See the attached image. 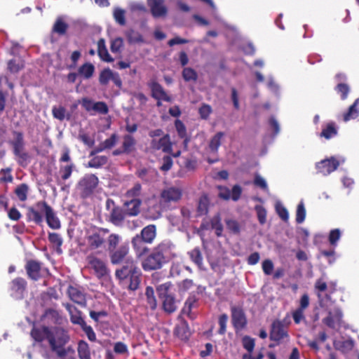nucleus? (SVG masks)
<instances>
[{"mask_svg": "<svg viewBox=\"0 0 359 359\" xmlns=\"http://www.w3.org/2000/svg\"><path fill=\"white\" fill-rule=\"evenodd\" d=\"M255 210L257 212V219L260 224H264L266 222V210L262 206L257 205L255 207Z\"/></svg>", "mask_w": 359, "mask_h": 359, "instance_id": "603ef678", "label": "nucleus"}, {"mask_svg": "<svg viewBox=\"0 0 359 359\" xmlns=\"http://www.w3.org/2000/svg\"><path fill=\"white\" fill-rule=\"evenodd\" d=\"M306 217V209L304 203L300 202L297 208L296 211V222L297 224H302Z\"/></svg>", "mask_w": 359, "mask_h": 359, "instance_id": "3c124183", "label": "nucleus"}, {"mask_svg": "<svg viewBox=\"0 0 359 359\" xmlns=\"http://www.w3.org/2000/svg\"><path fill=\"white\" fill-rule=\"evenodd\" d=\"M191 260L199 268L203 264V256L198 248H195L189 252Z\"/></svg>", "mask_w": 359, "mask_h": 359, "instance_id": "79ce46f5", "label": "nucleus"}, {"mask_svg": "<svg viewBox=\"0 0 359 359\" xmlns=\"http://www.w3.org/2000/svg\"><path fill=\"white\" fill-rule=\"evenodd\" d=\"M182 194V190L179 187H168L161 192V203L165 207L172 203H177L181 200Z\"/></svg>", "mask_w": 359, "mask_h": 359, "instance_id": "ddd939ff", "label": "nucleus"}, {"mask_svg": "<svg viewBox=\"0 0 359 359\" xmlns=\"http://www.w3.org/2000/svg\"><path fill=\"white\" fill-rule=\"evenodd\" d=\"M136 140L131 135H125L123 137L121 147L125 154H130L135 150Z\"/></svg>", "mask_w": 359, "mask_h": 359, "instance_id": "c756f323", "label": "nucleus"}, {"mask_svg": "<svg viewBox=\"0 0 359 359\" xmlns=\"http://www.w3.org/2000/svg\"><path fill=\"white\" fill-rule=\"evenodd\" d=\"M141 204L142 201L140 198H132L128 201H126L124 205L126 207L125 210L126 215H137L140 212Z\"/></svg>", "mask_w": 359, "mask_h": 359, "instance_id": "cd10ccee", "label": "nucleus"}, {"mask_svg": "<svg viewBox=\"0 0 359 359\" xmlns=\"http://www.w3.org/2000/svg\"><path fill=\"white\" fill-rule=\"evenodd\" d=\"M149 147L151 150H162L164 153L170 154L172 151V145L168 134L163 135L159 140L152 139Z\"/></svg>", "mask_w": 359, "mask_h": 359, "instance_id": "dca6fc26", "label": "nucleus"}, {"mask_svg": "<svg viewBox=\"0 0 359 359\" xmlns=\"http://www.w3.org/2000/svg\"><path fill=\"white\" fill-rule=\"evenodd\" d=\"M123 39L120 37L116 38L111 41L110 50L113 53H119L123 46Z\"/></svg>", "mask_w": 359, "mask_h": 359, "instance_id": "69168bd1", "label": "nucleus"}, {"mask_svg": "<svg viewBox=\"0 0 359 359\" xmlns=\"http://www.w3.org/2000/svg\"><path fill=\"white\" fill-rule=\"evenodd\" d=\"M28 186L26 184H21L18 186L15 193L21 201H25L27 198Z\"/></svg>", "mask_w": 359, "mask_h": 359, "instance_id": "8fccbe9b", "label": "nucleus"}, {"mask_svg": "<svg viewBox=\"0 0 359 359\" xmlns=\"http://www.w3.org/2000/svg\"><path fill=\"white\" fill-rule=\"evenodd\" d=\"M78 138L85 145L92 147L95 144V140L85 133H79Z\"/></svg>", "mask_w": 359, "mask_h": 359, "instance_id": "0e129e2a", "label": "nucleus"}, {"mask_svg": "<svg viewBox=\"0 0 359 359\" xmlns=\"http://www.w3.org/2000/svg\"><path fill=\"white\" fill-rule=\"evenodd\" d=\"M42 264L34 259H29L26 262L25 269L28 278L34 281H37L41 278Z\"/></svg>", "mask_w": 359, "mask_h": 359, "instance_id": "a211bd4d", "label": "nucleus"}, {"mask_svg": "<svg viewBox=\"0 0 359 359\" xmlns=\"http://www.w3.org/2000/svg\"><path fill=\"white\" fill-rule=\"evenodd\" d=\"M108 161L106 156H93L88 162L87 167L93 168H99L105 165Z\"/></svg>", "mask_w": 359, "mask_h": 359, "instance_id": "58836bf2", "label": "nucleus"}, {"mask_svg": "<svg viewBox=\"0 0 359 359\" xmlns=\"http://www.w3.org/2000/svg\"><path fill=\"white\" fill-rule=\"evenodd\" d=\"M145 295L147 297V304L151 309L156 308V299L154 296V291L152 287L147 286L146 287Z\"/></svg>", "mask_w": 359, "mask_h": 359, "instance_id": "a18cd8bd", "label": "nucleus"}, {"mask_svg": "<svg viewBox=\"0 0 359 359\" xmlns=\"http://www.w3.org/2000/svg\"><path fill=\"white\" fill-rule=\"evenodd\" d=\"M163 207L165 206L161 203V201L159 203H155L149 206L147 210L149 218L153 220L160 218L163 211Z\"/></svg>", "mask_w": 359, "mask_h": 359, "instance_id": "473e14b6", "label": "nucleus"}, {"mask_svg": "<svg viewBox=\"0 0 359 359\" xmlns=\"http://www.w3.org/2000/svg\"><path fill=\"white\" fill-rule=\"evenodd\" d=\"M73 168L74 165L72 163L60 168V172L61 174V178L63 180H66L70 177L73 171Z\"/></svg>", "mask_w": 359, "mask_h": 359, "instance_id": "bf43d9fd", "label": "nucleus"}, {"mask_svg": "<svg viewBox=\"0 0 359 359\" xmlns=\"http://www.w3.org/2000/svg\"><path fill=\"white\" fill-rule=\"evenodd\" d=\"M151 90V95L155 100H163V101L170 102L172 98L167 94L163 86L156 81H152L148 83Z\"/></svg>", "mask_w": 359, "mask_h": 359, "instance_id": "aec40b11", "label": "nucleus"}, {"mask_svg": "<svg viewBox=\"0 0 359 359\" xmlns=\"http://www.w3.org/2000/svg\"><path fill=\"white\" fill-rule=\"evenodd\" d=\"M142 190V186L140 183H136L130 189L128 190L126 196L127 198H138Z\"/></svg>", "mask_w": 359, "mask_h": 359, "instance_id": "864d4df0", "label": "nucleus"}, {"mask_svg": "<svg viewBox=\"0 0 359 359\" xmlns=\"http://www.w3.org/2000/svg\"><path fill=\"white\" fill-rule=\"evenodd\" d=\"M243 346L249 353H252L255 348V339L248 336H245L242 339Z\"/></svg>", "mask_w": 359, "mask_h": 359, "instance_id": "052dcab7", "label": "nucleus"}, {"mask_svg": "<svg viewBox=\"0 0 359 359\" xmlns=\"http://www.w3.org/2000/svg\"><path fill=\"white\" fill-rule=\"evenodd\" d=\"M70 336L68 331L61 327L51 328L48 337V344L50 350L60 358L67 355L70 348L66 349L65 346L69 342Z\"/></svg>", "mask_w": 359, "mask_h": 359, "instance_id": "20e7f679", "label": "nucleus"}, {"mask_svg": "<svg viewBox=\"0 0 359 359\" xmlns=\"http://www.w3.org/2000/svg\"><path fill=\"white\" fill-rule=\"evenodd\" d=\"M93 111L101 114H107L109 112V108L104 102L99 101L95 102Z\"/></svg>", "mask_w": 359, "mask_h": 359, "instance_id": "680f3d73", "label": "nucleus"}, {"mask_svg": "<svg viewBox=\"0 0 359 359\" xmlns=\"http://www.w3.org/2000/svg\"><path fill=\"white\" fill-rule=\"evenodd\" d=\"M170 286V283H165L157 287L159 297L163 299V309L168 313L175 312L177 308L175 298L172 295L167 294Z\"/></svg>", "mask_w": 359, "mask_h": 359, "instance_id": "0eeeda50", "label": "nucleus"}, {"mask_svg": "<svg viewBox=\"0 0 359 359\" xmlns=\"http://www.w3.org/2000/svg\"><path fill=\"white\" fill-rule=\"evenodd\" d=\"M338 133V128L334 121H330L322 126V130L319 134L320 137L330 140L335 137Z\"/></svg>", "mask_w": 359, "mask_h": 359, "instance_id": "a878e982", "label": "nucleus"}, {"mask_svg": "<svg viewBox=\"0 0 359 359\" xmlns=\"http://www.w3.org/2000/svg\"><path fill=\"white\" fill-rule=\"evenodd\" d=\"M52 114L55 118L60 121H62L65 119L69 121L71 118L70 113L67 112L66 109L63 106L53 107Z\"/></svg>", "mask_w": 359, "mask_h": 359, "instance_id": "f704fd0d", "label": "nucleus"}, {"mask_svg": "<svg viewBox=\"0 0 359 359\" xmlns=\"http://www.w3.org/2000/svg\"><path fill=\"white\" fill-rule=\"evenodd\" d=\"M211 228L215 230L217 237H220L223 232V225L221 222V217L219 213L214 215L210 219Z\"/></svg>", "mask_w": 359, "mask_h": 359, "instance_id": "4c0bfd02", "label": "nucleus"}, {"mask_svg": "<svg viewBox=\"0 0 359 359\" xmlns=\"http://www.w3.org/2000/svg\"><path fill=\"white\" fill-rule=\"evenodd\" d=\"M339 161L334 157L322 160L316 165L318 172L323 175H327L334 172L339 166Z\"/></svg>", "mask_w": 359, "mask_h": 359, "instance_id": "f3484780", "label": "nucleus"}, {"mask_svg": "<svg viewBox=\"0 0 359 359\" xmlns=\"http://www.w3.org/2000/svg\"><path fill=\"white\" fill-rule=\"evenodd\" d=\"M77 352L79 359H91L90 346L86 341H79Z\"/></svg>", "mask_w": 359, "mask_h": 359, "instance_id": "2f4dec72", "label": "nucleus"}, {"mask_svg": "<svg viewBox=\"0 0 359 359\" xmlns=\"http://www.w3.org/2000/svg\"><path fill=\"white\" fill-rule=\"evenodd\" d=\"M173 161L170 156H165L162 159V165L160 170L163 172L170 170L172 166Z\"/></svg>", "mask_w": 359, "mask_h": 359, "instance_id": "774afa93", "label": "nucleus"}, {"mask_svg": "<svg viewBox=\"0 0 359 359\" xmlns=\"http://www.w3.org/2000/svg\"><path fill=\"white\" fill-rule=\"evenodd\" d=\"M48 241L50 243L55 245L58 252H61V246L62 245V239L60 235L57 233L50 232L48 233Z\"/></svg>", "mask_w": 359, "mask_h": 359, "instance_id": "de8ad7c7", "label": "nucleus"}, {"mask_svg": "<svg viewBox=\"0 0 359 359\" xmlns=\"http://www.w3.org/2000/svg\"><path fill=\"white\" fill-rule=\"evenodd\" d=\"M287 327L282 320H275L273 321L269 333L271 341L276 342V345L279 344L285 338H288ZM275 344H270L269 347H273Z\"/></svg>", "mask_w": 359, "mask_h": 359, "instance_id": "1a4fd4ad", "label": "nucleus"}, {"mask_svg": "<svg viewBox=\"0 0 359 359\" xmlns=\"http://www.w3.org/2000/svg\"><path fill=\"white\" fill-rule=\"evenodd\" d=\"M98 81L100 85L104 87L109 85L110 81H111L118 88H121L123 86L122 80L119 74L116 72L112 71L109 67L103 69L100 72Z\"/></svg>", "mask_w": 359, "mask_h": 359, "instance_id": "f8f14e48", "label": "nucleus"}, {"mask_svg": "<svg viewBox=\"0 0 359 359\" xmlns=\"http://www.w3.org/2000/svg\"><path fill=\"white\" fill-rule=\"evenodd\" d=\"M69 25L65 22L61 16L57 18L53 28L52 32L57 34L60 36H65L67 34Z\"/></svg>", "mask_w": 359, "mask_h": 359, "instance_id": "7c9ffc66", "label": "nucleus"}, {"mask_svg": "<svg viewBox=\"0 0 359 359\" xmlns=\"http://www.w3.org/2000/svg\"><path fill=\"white\" fill-rule=\"evenodd\" d=\"M120 236L116 233H111L107 237L108 250L110 262L112 264H125L128 259H133L129 257L130 246L128 242H124L118 246L120 242Z\"/></svg>", "mask_w": 359, "mask_h": 359, "instance_id": "7ed1b4c3", "label": "nucleus"}, {"mask_svg": "<svg viewBox=\"0 0 359 359\" xmlns=\"http://www.w3.org/2000/svg\"><path fill=\"white\" fill-rule=\"evenodd\" d=\"M175 126L179 137L183 138L187 135L186 126L181 120L176 119L175 121Z\"/></svg>", "mask_w": 359, "mask_h": 359, "instance_id": "13d9d810", "label": "nucleus"}, {"mask_svg": "<svg viewBox=\"0 0 359 359\" xmlns=\"http://www.w3.org/2000/svg\"><path fill=\"white\" fill-rule=\"evenodd\" d=\"M228 321V316L226 313H223L219 316L218 319V323L219 325V329L218 330V333L219 334H224L226 331V324Z\"/></svg>", "mask_w": 359, "mask_h": 359, "instance_id": "6e6d98bb", "label": "nucleus"}, {"mask_svg": "<svg viewBox=\"0 0 359 359\" xmlns=\"http://www.w3.org/2000/svg\"><path fill=\"white\" fill-rule=\"evenodd\" d=\"M182 77L187 82L196 81L198 79L197 72L191 67H185L182 71Z\"/></svg>", "mask_w": 359, "mask_h": 359, "instance_id": "49530a36", "label": "nucleus"}, {"mask_svg": "<svg viewBox=\"0 0 359 359\" xmlns=\"http://www.w3.org/2000/svg\"><path fill=\"white\" fill-rule=\"evenodd\" d=\"M232 323L236 330H242L247 325V319L241 309L233 307L231 309Z\"/></svg>", "mask_w": 359, "mask_h": 359, "instance_id": "b1692460", "label": "nucleus"}, {"mask_svg": "<svg viewBox=\"0 0 359 359\" xmlns=\"http://www.w3.org/2000/svg\"><path fill=\"white\" fill-rule=\"evenodd\" d=\"M223 132L217 133L210 140L209 143V148L212 152H217L219 147L221 145L222 138L224 137Z\"/></svg>", "mask_w": 359, "mask_h": 359, "instance_id": "ea45409f", "label": "nucleus"}, {"mask_svg": "<svg viewBox=\"0 0 359 359\" xmlns=\"http://www.w3.org/2000/svg\"><path fill=\"white\" fill-rule=\"evenodd\" d=\"M117 142V135L116 134H112L109 138L106 139L104 142L100 143L104 148V149H109L112 148Z\"/></svg>", "mask_w": 359, "mask_h": 359, "instance_id": "338daca9", "label": "nucleus"}, {"mask_svg": "<svg viewBox=\"0 0 359 359\" xmlns=\"http://www.w3.org/2000/svg\"><path fill=\"white\" fill-rule=\"evenodd\" d=\"M99 180L94 174L85 175L79 182L81 196L84 198L89 197L97 187Z\"/></svg>", "mask_w": 359, "mask_h": 359, "instance_id": "9d476101", "label": "nucleus"}, {"mask_svg": "<svg viewBox=\"0 0 359 359\" xmlns=\"http://www.w3.org/2000/svg\"><path fill=\"white\" fill-rule=\"evenodd\" d=\"M45 215L48 226L53 229H59L61 223L53 209L45 201H38L34 206L27 208V221L33 222L37 225H41Z\"/></svg>", "mask_w": 359, "mask_h": 359, "instance_id": "f257e3e1", "label": "nucleus"}, {"mask_svg": "<svg viewBox=\"0 0 359 359\" xmlns=\"http://www.w3.org/2000/svg\"><path fill=\"white\" fill-rule=\"evenodd\" d=\"M115 275L123 287L131 291H135L139 288L142 272L137 266L134 259H128L125 264L116 270Z\"/></svg>", "mask_w": 359, "mask_h": 359, "instance_id": "f03ea898", "label": "nucleus"}, {"mask_svg": "<svg viewBox=\"0 0 359 359\" xmlns=\"http://www.w3.org/2000/svg\"><path fill=\"white\" fill-rule=\"evenodd\" d=\"M156 236V226L149 224L144 227L140 234L132 239V245L137 257L147 254L149 249L144 243L151 244Z\"/></svg>", "mask_w": 359, "mask_h": 359, "instance_id": "39448f33", "label": "nucleus"}, {"mask_svg": "<svg viewBox=\"0 0 359 359\" xmlns=\"http://www.w3.org/2000/svg\"><path fill=\"white\" fill-rule=\"evenodd\" d=\"M23 67L24 63L22 60L12 59L8 62V69L11 73H17Z\"/></svg>", "mask_w": 359, "mask_h": 359, "instance_id": "09e8293b", "label": "nucleus"}, {"mask_svg": "<svg viewBox=\"0 0 359 359\" xmlns=\"http://www.w3.org/2000/svg\"><path fill=\"white\" fill-rule=\"evenodd\" d=\"M87 259L89 266L94 270L98 278H102L109 274V271L104 261L94 256H88Z\"/></svg>", "mask_w": 359, "mask_h": 359, "instance_id": "6ab92c4d", "label": "nucleus"}, {"mask_svg": "<svg viewBox=\"0 0 359 359\" xmlns=\"http://www.w3.org/2000/svg\"><path fill=\"white\" fill-rule=\"evenodd\" d=\"M68 295L71 300L79 305H85L86 300L85 294L79 288L69 286L67 290Z\"/></svg>", "mask_w": 359, "mask_h": 359, "instance_id": "bb28decb", "label": "nucleus"}, {"mask_svg": "<svg viewBox=\"0 0 359 359\" xmlns=\"http://www.w3.org/2000/svg\"><path fill=\"white\" fill-rule=\"evenodd\" d=\"M27 283L21 277L14 278L10 283L9 290L11 295L16 299H22L27 290Z\"/></svg>", "mask_w": 359, "mask_h": 359, "instance_id": "2eb2a0df", "label": "nucleus"}, {"mask_svg": "<svg viewBox=\"0 0 359 359\" xmlns=\"http://www.w3.org/2000/svg\"><path fill=\"white\" fill-rule=\"evenodd\" d=\"M14 140L11 142L13 152H18L22 151L24 148V137L23 134L21 132L13 131Z\"/></svg>", "mask_w": 359, "mask_h": 359, "instance_id": "e433bc0d", "label": "nucleus"}, {"mask_svg": "<svg viewBox=\"0 0 359 359\" xmlns=\"http://www.w3.org/2000/svg\"><path fill=\"white\" fill-rule=\"evenodd\" d=\"M109 233L107 229L91 226L86 230V240L89 250H95L102 248L106 242V236Z\"/></svg>", "mask_w": 359, "mask_h": 359, "instance_id": "423d86ee", "label": "nucleus"}, {"mask_svg": "<svg viewBox=\"0 0 359 359\" xmlns=\"http://www.w3.org/2000/svg\"><path fill=\"white\" fill-rule=\"evenodd\" d=\"M342 312L338 307L328 311L327 316L323 320L325 325L330 328H334L336 324H340L342 320Z\"/></svg>", "mask_w": 359, "mask_h": 359, "instance_id": "412c9836", "label": "nucleus"}, {"mask_svg": "<svg viewBox=\"0 0 359 359\" xmlns=\"http://www.w3.org/2000/svg\"><path fill=\"white\" fill-rule=\"evenodd\" d=\"M212 112V107L208 104H203L198 109L201 118L205 120L208 118Z\"/></svg>", "mask_w": 359, "mask_h": 359, "instance_id": "4d7b16f0", "label": "nucleus"}, {"mask_svg": "<svg viewBox=\"0 0 359 359\" xmlns=\"http://www.w3.org/2000/svg\"><path fill=\"white\" fill-rule=\"evenodd\" d=\"M226 229L228 231L235 235H238L241 233V225L239 222L233 219H227L225 220Z\"/></svg>", "mask_w": 359, "mask_h": 359, "instance_id": "37998d69", "label": "nucleus"}, {"mask_svg": "<svg viewBox=\"0 0 359 359\" xmlns=\"http://www.w3.org/2000/svg\"><path fill=\"white\" fill-rule=\"evenodd\" d=\"M70 320L73 324L79 325L81 327L86 324V322L81 317V312L79 311L76 310L75 313H74L72 311H70Z\"/></svg>", "mask_w": 359, "mask_h": 359, "instance_id": "5fc2aeb1", "label": "nucleus"}, {"mask_svg": "<svg viewBox=\"0 0 359 359\" xmlns=\"http://www.w3.org/2000/svg\"><path fill=\"white\" fill-rule=\"evenodd\" d=\"M97 55L100 60L106 62H112L114 60L110 55L105 45V40L102 38L97 41Z\"/></svg>", "mask_w": 359, "mask_h": 359, "instance_id": "c85d7f7f", "label": "nucleus"}, {"mask_svg": "<svg viewBox=\"0 0 359 359\" xmlns=\"http://www.w3.org/2000/svg\"><path fill=\"white\" fill-rule=\"evenodd\" d=\"M51 328L47 326L33 327L30 335L35 342L42 343L44 340H48Z\"/></svg>", "mask_w": 359, "mask_h": 359, "instance_id": "4be33fe9", "label": "nucleus"}, {"mask_svg": "<svg viewBox=\"0 0 359 359\" xmlns=\"http://www.w3.org/2000/svg\"><path fill=\"white\" fill-rule=\"evenodd\" d=\"M209 199L207 195L200 197L198 204V212L200 215H206L208 211Z\"/></svg>", "mask_w": 359, "mask_h": 359, "instance_id": "c03bdc74", "label": "nucleus"}, {"mask_svg": "<svg viewBox=\"0 0 359 359\" xmlns=\"http://www.w3.org/2000/svg\"><path fill=\"white\" fill-rule=\"evenodd\" d=\"M106 208L110 210L109 222L116 226H120L126 217V212L121 207L116 205L114 201L108 198L106 201Z\"/></svg>", "mask_w": 359, "mask_h": 359, "instance_id": "9b49d317", "label": "nucleus"}, {"mask_svg": "<svg viewBox=\"0 0 359 359\" xmlns=\"http://www.w3.org/2000/svg\"><path fill=\"white\" fill-rule=\"evenodd\" d=\"M126 36L130 43H143L144 39L141 34L134 29H129L126 32Z\"/></svg>", "mask_w": 359, "mask_h": 359, "instance_id": "a19ab883", "label": "nucleus"}, {"mask_svg": "<svg viewBox=\"0 0 359 359\" xmlns=\"http://www.w3.org/2000/svg\"><path fill=\"white\" fill-rule=\"evenodd\" d=\"M174 334L181 340L187 341L189 339L191 332L188 323L185 320H182L180 323L175 326Z\"/></svg>", "mask_w": 359, "mask_h": 359, "instance_id": "393cba45", "label": "nucleus"}, {"mask_svg": "<svg viewBox=\"0 0 359 359\" xmlns=\"http://www.w3.org/2000/svg\"><path fill=\"white\" fill-rule=\"evenodd\" d=\"M147 4L154 18H161L166 15L168 10L164 5V0H148Z\"/></svg>", "mask_w": 359, "mask_h": 359, "instance_id": "5701e85b", "label": "nucleus"}, {"mask_svg": "<svg viewBox=\"0 0 359 359\" xmlns=\"http://www.w3.org/2000/svg\"><path fill=\"white\" fill-rule=\"evenodd\" d=\"M95 72V66L90 62H85L78 69V74L86 79H90Z\"/></svg>", "mask_w": 359, "mask_h": 359, "instance_id": "c9c22d12", "label": "nucleus"}, {"mask_svg": "<svg viewBox=\"0 0 359 359\" xmlns=\"http://www.w3.org/2000/svg\"><path fill=\"white\" fill-rule=\"evenodd\" d=\"M114 17L117 23L121 25H126L125 11L121 8H116L114 12Z\"/></svg>", "mask_w": 359, "mask_h": 359, "instance_id": "e2e57ef3", "label": "nucleus"}, {"mask_svg": "<svg viewBox=\"0 0 359 359\" xmlns=\"http://www.w3.org/2000/svg\"><path fill=\"white\" fill-rule=\"evenodd\" d=\"M166 263L153 249L152 252L142 261V266L145 271L161 269Z\"/></svg>", "mask_w": 359, "mask_h": 359, "instance_id": "4468645a", "label": "nucleus"}, {"mask_svg": "<svg viewBox=\"0 0 359 359\" xmlns=\"http://www.w3.org/2000/svg\"><path fill=\"white\" fill-rule=\"evenodd\" d=\"M359 103V99H356L353 104H351L346 112L343 114V120L347 122L351 119L356 118L359 115V109H358V104Z\"/></svg>", "mask_w": 359, "mask_h": 359, "instance_id": "72a5a7b5", "label": "nucleus"}, {"mask_svg": "<svg viewBox=\"0 0 359 359\" xmlns=\"http://www.w3.org/2000/svg\"><path fill=\"white\" fill-rule=\"evenodd\" d=\"M153 249L166 264L177 256L176 246L170 240L162 241Z\"/></svg>", "mask_w": 359, "mask_h": 359, "instance_id": "6e6552de", "label": "nucleus"}]
</instances>
